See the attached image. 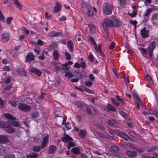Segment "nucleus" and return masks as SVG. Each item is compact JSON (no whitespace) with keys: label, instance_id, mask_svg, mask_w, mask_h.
<instances>
[{"label":"nucleus","instance_id":"obj_1","mask_svg":"<svg viewBox=\"0 0 158 158\" xmlns=\"http://www.w3.org/2000/svg\"><path fill=\"white\" fill-rule=\"evenodd\" d=\"M81 7L83 11H87L86 13L88 16L92 17L94 15L92 7L86 2H83L81 3Z\"/></svg>","mask_w":158,"mask_h":158},{"label":"nucleus","instance_id":"obj_2","mask_svg":"<svg viewBox=\"0 0 158 158\" xmlns=\"http://www.w3.org/2000/svg\"><path fill=\"white\" fill-rule=\"evenodd\" d=\"M102 8L103 13L106 15H110L113 9V7L111 6H110L108 3L107 2L103 4Z\"/></svg>","mask_w":158,"mask_h":158},{"label":"nucleus","instance_id":"obj_3","mask_svg":"<svg viewBox=\"0 0 158 158\" xmlns=\"http://www.w3.org/2000/svg\"><path fill=\"white\" fill-rule=\"evenodd\" d=\"M133 96L136 99L135 102L137 105V107L138 110H139L140 105L142 104L141 100L138 94L135 91L133 92Z\"/></svg>","mask_w":158,"mask_h":158},{"label":"nucleus","instance_id":"obj_4","mask_svg":"<svg viewBox=\"0 0 158 158\" xmlns=\"http://www.w3.org/2000/svg\"><path fill=\"white\" fill-rule=\"evenodd\" d=\"M18 108L19 110L24 112H29L31 109V107L29 106L22 103L18 105Z\"/></svg>","mask_w":158,"mask_h":158},{"label":"nucleus","instance_id":"obj_5","mask_svg":"<svg viewBox=\"0 0 158 158\" xmlns=\"http://www.w3.org/2000/svg\"><path fill=\"white\" fill-rule=\"evenodd\" d=\"M156 44V43L155 42L153 41L148 46L147 51L150 57L152 56L153 50L155 48Z\"/></svg>","mask_w":158,"mask_h":158},{"label":"nucleus","instance_id":"obj_6","mask_svg":"<svg viewBox=\"0 0 158 158\" xmlns=\"http://www.w3.org/2000/svg\"><path fill=\"white\" fill-rule=\"evenodd\" d=\"M35 58L34 55L32 52H30L26 56V61L29 63L33 61Z\"/></svg>","mask_w":158,"mask_h":158},{"label":"nucleus","instance_id":"obj_7","mask_svg":"<svg viewBox=\"0 0 158 158\" xmlns=\"http://www.w3.org/2000/svg\"><path fill=\"white\" fill-rule=\"evenodd\" d=\"M141 35L143 38H145L148 37L149 31L146 30L145 27H143L140 31Z\"/></svg>","mask_w":158,"mask_h":158},{"label":"nucleus","instance_id":"obj_8","mask_svg":"<svg viewBox=\"0 0 158 158\" xmlns=\"http://www.w3.org/2000/svg\"><path fill=\"white\" fill-rule=\"evenodd\" d=\"M48 135H46L43 138L41 143V148H44L47 145L48 142Z\"/></svg>","mask_w":158,"mask_h":158},{"label":"nucleus","instance_id":"obj_9","mask_svg":"<svg viewBox=\"0 0 158 158\" xmlns=\"http://www.w3.org/2000/svg\"><path fill=\"white\" fill-rule=\"evenodd\" d=\"M17 71L20 75L23 76H26L27 75V72L23 68L19 67L17 69Z\"/></svg>","mask_w":158,"mask_h":158},{"label":"nucleus","instance_id":"obj_10","mask_svg":"<svg viewBox=\"0 0 158 158\" xmlns=\"http://www.w3.org/2000/svg\"><path fill=\"white\" fill-rule=\"evenodd\" d=\"M61 6V4L59 2H57L56 3V6L54 7L53 12L54 13H56L60 10Z\"/></svg>","mask_w":158,"mask_h":158},{"label":"nucleus","instance_id":"obj_11","mask_svg":"<svg viewBox=\"0 0 158 158\" xmlns=\"http://www.w3.org/2000/svg\"><path fill=\"white\" fill-rule=\"evenodd\" d=\"M10 125L9 123L8 122V120L7 122L6 121H0V128H3L5 129L6 128L8 127Z\"/></svg>","mask_w":158,"mask_h":158},{"label":"nucleus","instance_id":"obj_12","mask_svg":"<svg viewBox=\"0 0 158 158\" xmlns=\"http://www.w3.org/2000/svg\"><path fill=\"white\" fill-rule=\"evenodd\" d=\"M8 122L9 123L10 125H11L13 127H17L19 126V123L17 121L9 120H8Z\"/></svg>","mask_w":158,"mask_h":158},{"label":"nucleus","instance_id":"obj_13","mask_svg":"<svg viewBox=\"0 0 158 158\" xmlns=\"http://www.w3.org/2000/svg\"><path fill=\"white\" fill-rule=\"evenodd\" d=\"M127 155L131 157H135L137 155L136 152L135 151H131L127 150L126 151Z\"/></svg>","mask_w":158,"mask_h":158},{"label":"nucleus","instance_id":"obj_14","mask_svg":"<svg viewBox=\"0 0 158 158\" xmlns=\"http://www.w3.org/2000/svg\"><path fill=\"white\" fill-rule=\"evenodd\" d=\"M104 110L105 111H109L111 110L112 111H116V109L111 104H108L107 107L104 108Z\"/></svg>","mask_w":158,"mask_h":158},{"label":"nucleus","instance_id":"obj_15","mask_svg":"<svg viewBox=\"0 0 158 158\" xmlns=\"http://www.w3.org/2000/svg\"><path fill=\"white\" fill-rule=\"evenodd\" d=\"M31 71L33 73L36 74L38 76H40L41 74V71L36 68H33L31 69Z\"/></svg>","mask_w":158,"mask_h":158},{"label":"nucleus","instance_id":"obj_16","mask_svg":"<svg viewBox=\"0 0 158 158\" xmlns=\"http://www.w3.org/2000/svg\"><path fill=\"white\" fill-rule=\"evenodd\" d=\"M112 24L113 26L116 27H118L120 26L122 23L118 19H115L112 20Z\"/></svg>","mask_w":158,"mask_h":158},{"label":"nucleus","instance_id":"obj_17","mask_svg":"<svg viewBox=\"0 0 158 158\" xmlns=\"http://www.w3.org/2000/svg\"><path fill=\"white\" fill-rule=\"evenodd\" d=\"M67 46L69 50L71 52L73 51V45L71 41H68L67 43Z\"/></svg>","mask_w":158,"mask_h":158},{"label":"nucleus","instance_id":"obj_18","mask_svg":"<svg viewBox=\"0 0 158 158\" xmlns=\"http://www.w3.org/2000/svg\"><path fill=\"white\" fill-rule=\"evenodd\" d=\"M8 140V138L5 135H0V143H5L7 142Z\"/></svg>","mask_w":158,"mask_h":158},{"label":"nucleus","instance_id":"obj_19","mask_svg":"<svg viewBox=\"0 0 158 158\" xmlns=\"http://www.w3.org/2000/svg\"><path fill=\"white\" fill-rule=\"evenodd\" d=\"M63 35L62 33L60 32H53L52 31L48 35L49 37H56L60 36Z\"/></svg>","mask_w":158,"mask_h":158},{"label":"nucleus","instance_id":"obj_20","mask_svg":"<svg viewBox=\"0 0 158 158\" xmlns=\"http://www.w3.org/2000/svg\"><path fill=\"white\" fill-rule=\"evenodd\" d=\"M10 38L8 34H4L2 35V40L4 42H7Z\"/></svg>","mask_w":158,"mask_h":158},{"label":"nucleus","instance_id":"obj_21","mask_svg":"<svg viewBox=\"0 0 158 158\" xmlns=\"http://www.w3.org/2000/svg\"><path fill=\"white\" fill-rule=\"evenodd\" d=\"M4 130L6 132L9 134L13 133L15 132L14 129L11 127L10 125H9L8 127L4 129Z\"/></svg>","mask_w":158,"mask_h":158},{"label":"nucleus","instance_id":"obj_22","mask_svg":"<svg viewBox=\"0 0 158 158\" xmlns=\"http://www.w3.org/2000/svg\"><path fill=\"white\" fill-rule=\"evenodd\" d=\"M71 151L74 154L76 155L80 153V148L77 147H75L72 148Z\"/></svg>","mask_w":158,"mask_h":158},{"label":"nucleus","instance_id":"obj_23","mask_svg":"<svg viewBox=\"0 0 158 158\" xmlns=\"http://www.w3.org/2000/svg\"><path fill=\"white\" fill-rule=\"evenodd\" d=\"M56 149V147L55 145H52L50 146L48 150V153L51 154L54 153Z\"/></svg>","mask_w":158,"mask_h":158},{"label":"nucleus","instance_id":"obj_24","mask_svg":"<svg viewBox=\"0 0 158 158\" xmlns=\"http://www.w3.org/2000/svg\"><path fill=\"white\" fill-rule=\"evenodd\" d=\"M62 141L64 142H67L69 140H73V139L67 135H66L64 137L62 138Z\"/></svg>","mask_w":158,"mask_h":158},{"label":"nucleus","instance_id":"obj_25","mask_svg":"<svg viewBox=\"0 0 158 158\" xmlns=\"http://www.w3.org/2000/svg\"><path fill=\"white\" fill-rule=\"evenodd\" d=\"M97 51H98V52L100 53L102 56H104V54L103 52L102 51V45L101 44H99L98 45V47H97V51H96L97 52Z\"/></svg>","mask_w":158,"mask_h":158},{"label":"nucleus","instance_id":"obj_26","mask_svg":"<svg viewBox=\"0 0 158 158\" xmlns=\"http://www.w3.org/2000/svg\"><path fill=\"white\" fill-rule=\"evenodd\" d=\"M104 22L109 27H111L113 26L112 20H110L108 19H105Z\"/></svg>","mask_w":158,"mask_h":158},{"label":"nucleus","instance_id":"obj_27","mask_svg":"<svg viewBox=\"0 0 158 158\" xmlns=\"http://www.w3.org/2000/svg\"><path fill=\"white\" fill-rule=\"evenodd\" d=\"M79 135L82 138H84L86 134V131L85 130H80V131L79 133Z\"/></svg>","mask_w":158,"mask_h":158},{"label":"nucleus","instance_id":"obj_28","mask_svg":"<svg viewBox=\"0 0 158 158\" xmlns=\"http://www.w3.org/2000/svg\"><path fill=\"white\" fill-rule=\"evenodd\" d=\"M4 116L7 118L12 120H15L16 119V117L12 116L10 114L7 113H5L4 114Z\"/></svg>","mask_w":158,"mask_h":158},{"label":"nucleus","instance_id":"obj_29","mask_svg":"<svg viewBox=\"0 0 158 158\" xmlns=\"http://www.w3.org/2000/svg\"><path fill=\"white\" fill-rule=\"evenodd\" d=\"M108 123L110 125L112 126H115L117 125V122L113 120H109Z\"/></svg>","mask_w":158,"mask_h":158},{"label":"nucleus","instance_id":"obj_30","mask_svg":"<svg viewBox=\"0 0 158 158\" xmlns=\"http://www.w3.org/2000/svg\"><path fill=\"white\" fill-rule=\"evenodd\" d=\"M53 58L55 60H57L59 58V55L57 50L54 51L53 53Z\"/></svg>","mask_w":158,"mask_h":158},{"label":"nucleus","instance_id":"obj_31","mask_svg":"<svg viewBox=\"0 0 158 158\" xmlns=\"http://www.w3.org/2000/svg\"><path fill=\"white\" fill-rule=\"evenodd\" d=\"M121 137L123 138L125 140L127 141L129 139H131L129 136L126 134L123 133L122 134H121Z\"/></svg>","mask_w":158,"mask_h":158},{"label":"nucleus","instance_id":"obj_32","mask_svg":"<svg viewBox=\"0 0 158 158\" xmlns=\"http://www.w3.org/2000/svg\"><path fill=\"white\" fill-rule=\"evenodd\" d=\"M23 122L27 127H29L28 124L30 123V121L27 118H23L22 119Z\"/></svg>","mask_w":158,"mask_h":158},{"label":"nucleus","instance_id":"obj_33","mask_svg":"<svg viewBox=\"0 0 158 158\" xmlns=\"http://www.w3.org/2000/svg\"><path fill=\"white\" fill-rule=\"evenodd\" d=\"M39 113L37 111H35L31 114V117L33 118H37L39 117Z\"/></svg>","mask_w":158,"mask_h":158},{"label":"nucleus","instance_id":"obj_34","mask_svg":"<svg viewBox=\"0 0 158 158\" xmlns=\"http://www.w3.org/2000/svg\"><path fill=\"white\" fill-rule=\"evenodd\" d=\"M152 9H148L146 10V12L144 13L143 17H146L152 11Z\"/></svg>","mask_w":158,"mask_h":158},{"label":"nucleus","instance_id":"obj_35","mask_svg":"<svg viewBox=\"0 0 158 158\" xmlns=\"http://www.w3.org/2000/svg\"><path fill=\"white\" fill-rule=\"evenodd\" d=\"M27 158H36L37 155L36 153L26 155Z\"/></svg>","mask_w":158,"mask_h":158},{"label":"nucleus","instance_id":"obj_36","mask_svg":"<svg viewBox=\"0 0 158 158\" xmlns=\"http://www.w3.org/2000/svg\"><path fill=\"white\" fill-rule=\"evenodd\" d=\"M14 3L19 9H22V5L18 0H15L14 1Z\"/></svg>","mask_w":158,"mask_h":158},{"label":"nucleus","instance_id":"obj_37","mask_svg":"<svg viewBox=\"0 0 158 158\" xmlns=\"http://www.w3.org/2000/svg\"><path fill=\"white\" fill-rule=\"evenodd\" d=\"M104 138L108 139L110 140H112L113 139L112 137L106 132H104Z\"/></svg>","mask_w":158,"mask_h":158},{"label":"nucleus","instance_id":"obj_38","mask_svg":"<svg viewBox=\"0 0 158 158\" xmlns=\"http://www.w3.org/2000/svg\"><path fill=\"white\" fill-rule=\"evenodd\" d=\"M41 148V147L40 146H33V150L34 152H39Z\"/></svg>","mask_w":158,"mask_h":158},{"label":"nucleus","instance_id":"obj_39","mask_svg":"<svg viewBox=\"0 0 158 158\" xmlns=\"http://www.w3.org/2000/svg\"><path fill=\"white\" fill-rule=\"evenodd\" d=\"M68 146H67V147L70 149L71 147L76 146L75 143L72 142H69L68 143Z\"/></svg>","mask_w":158,"mask_h":158},{"label":"nucleus","instance_id":"obj_40","mask_svg":"<svg viewBox=\"0 0 158 158\" xmlns=\"http://www.w3.org/2000/svg\"><path fill=\"white\" fill-rule=\"evenodd\" d=\"M90 40L91 41V42H92V43L93 44L94 46V48L96 50V51H97V44L95 42L94 39L92 37H90Z\"/></svg>","mask_w":158,"mask_h":158},{"label":"nucleus","instance_id":"obj_41","mask_svg":"<svg viewBox=\"0 0 158 158\" xmlns=\"http://www.w3.org/2000/svg\"><path fill=\"white\" fill-rule=\"evenodd\" d=\"M62 68H61L60 72L61 73H65L66 71H68L69 70V68L68 67H64L62 65Z\"/></svg>","mask_w":158,"mask_h":158},{"label":"nucleus","instance_id":"obj_42","mask_svg":"<svg viewBox=\"0 0 158 158\" xmlns=\"http://www.w3.org/2000/svg\"><path fill=\"white\" fill-rule=\"evenodd\" d=\"M64 55L66 56V58L67 60H70L71 56L68 52H65L64 53Z\"/></svg>","mask_w":158,"mask_h":158},{"label":"nucleus","instance_id":"obj_43","mask_svg":"<svg viewBox=\"0 0 158 158\" xmlns=\"http://www.w3.org/2000/svg\"><path fill=\"white\" fill-rule=\"evenodd\" d=\"M68 76L69 77V79L71 77H73V74L69 72H66L65 74V77Z\"/></svg>","mask_w":158,"mask_h":158},{"label":"nucleus","instance_id":"obj_44","mask_svg":"<svg viewBox=\"0 0 158 158\" xmlns=\"http://www.w3.org/2000/svg\"><path fill=\"white\" fill-rule=\"evenodd\" d=\"M75 73H76L77 74H79V76H77V78L79 79H82L83 78V76L81 73H79L78 71H75Z\"/></svg>","mask_w":158,"mask_h":158},{"label":"nucleus","instance_id":"obj_45","mask_svg":"<svg viewBox=\"0 0 158 158\" xmlns=\"http://www.w3.org/2000/svg\"><path fill=\"white\" fill-rule=\"evenodd\" d=\"M90 55L88 56V59L91 62H92L94 60V56L91 55V52L89 53Z\"/></svg>","mask_w":158,"mask_h":158},{"label":"nucleus","instance_id":"obj_46","mask_svg":"<svg viewBox=\"0 0 158 158\" xmlns=\"http://www.w3.org/2000/svg\"><path fill=\"white\" fill-rule=\"evenodd\" d=\"M126 2V0H118V3L119 5L122 6Z\"/></svg>","mask_w":158,"mask_h":158},{"label":"nucleus","instance_id":"obj_47","mask_svg":"<svg viewBox=\"0 0 158 158\" xmlns=\"http://www.w3.org/2000/svg\"><path fill=\"white\" fill-rule=\"evenodd\" d=\"M4 158H15V156L14 154H11L6 156Z\"/></svg>","mask_w":158,"mask_h":158},{"label":"nucleus","instance_id":"obj_48","mask_svg":"<svg viewBox=\"0 0 158 158\" xmlns=\"http://www.w3.org/2000/svg\"><path fill=\"white\" fill-rule=\"evenodd\" d=\"M148 113L149 114H155L156 113V111L154 110L150 109L148 110Z\"/></svg>","mask_w":158,"mask_h":158},{"label":"nucleus","instance_id":"obj_49","mask_svg":"<svg viewBox=\"0 0 158 158\" xmlns=\"http://www.w3.org/2000/svg\"><path fill=\"white\" fill-rule=\"evenodd\" d=\"M111 148L112 150L114 151H118L119 150V148L118 147L114 146H111Z\"/></svg>","mask_w":158,"mask_h":158},{"label":"nucleus","instance_id":"obj_50","mask_svg":"<svg viewBox=\"0 0 158 158\" xmlns=\"http://www.w3.org/2000/svg\"><path fill=\"white\" fill-rule=\"evenodd\" d=\"M111 101L113 102L116 106H118L119 105V103L116 102L115 99L114 98H111Z\"/></svg>","mask_w":158,"mask_h":158},{"label":"nucleus","instance_id":"obj_51","mask_svg":"<svg viewBox=\"0 0 158 158\" xmlns=\"http://www.w3.org/2000/svg\"><path fill=\"white\" fill-rule=\"evenodd\" d=\"M12 19L13 18L11 17H9L7 18L6 20V23L8 24H10Z\"/></svg>","mask_w":158,"mask_h":158},{"label":"nucleus","instance_id":"obj_52","mask_svg":"<svg viewBox=\"0 0 158 158\" xmlns=\"http://www.w3.org/2000/svg\"><path fill=\"white\" fill-rule=\"evenodd\" d=\"M89 28L90 30L94 32L95 31V28L94 26L93 25V24H90L89 25Z\"/></svg>","mask_w":158,"mask_h":158},{"label":"nucleus","instance_id":"obj_53","mask_svg":"<svg viewBox=\"0 0 158 158\" xmlns=\"http://www.w3.org/2000/svg\"><path fill=\"white\" fill-rule=\"evenodd\" d=\"M0 19L3 22L4 21L5 17L3 15L1 11L0 10Z\"/></svg>","mask_w":158,"mask_h":158},{"label":"nucleus","instance_id":"obj_54","mask_svg":"<svg viewBox=\"0 0 158 158\" xmlns=\"http://www.w3.org/2000/svg\"><path fill=\"white\" fill-rule=\"evenodd\" d=\"M103 29L106 31L108 28V26L104 22L102 23Z\"/></svg>","mask_w":158,"mask_h":158},{"label":"nucleus","instance_id":"obj_55","mask_svg":"<svg viewBox=\"0 0 158 158\" xmlns=\"http://www.w3.org/2000/svg\"><path fill=\"white\" fill-rule=\"evenodd\" d=\"M57 45L54 43H52L50 45V47L52 49H53L55 48H56Z\"/></svg>","mask_w":158,"mask_h":158},{"label":"nucleus","instance_id":"obj_56","mask_svg":"<svg viewBox=\"0 0 158 158\" xmlns=\"http://www.w3.org/2000/svg\"><path fill=\"white\" fill-rule=\"evenodd\" d=\"M62 68V65L56 66L55 67V69L56 71H59L60 72Z\"/></svg>","mask_w":158,"mask_h":158},{"label":"nucleus","instance_id":"obj_57","mask_svg":"<svg viewBox=\"0 0 158 158\" xmlns=\"http://www.w3.org/2000/svg\"><path fill=\"white\" fill-rule=\"evenodd\" d=\"M4 104V101L0 98V107L1 108H3Z\"/></svg>","mask_w":158,"mask_h":158},{"label":"nucleus","instance_id":"obj_58","mask_svg":"<svg viewBox=\"0 0 158 158\" xmlns=\"http://www.w3.org/2000/svg\"><path fill=\"white\" fill-rule=\"evenodd\" d=\"M10 104L13 107H15L16 106L17 103L15 101H11L10 102Z\"/></svg>","mask_w":158,"mask_h":158},{"label":"nucleus","instance_id":"obj_59","mask_svg":"<svg viewBox=\"0 0 158 158\" xmlns=\"http://www.w3.org/2000/svg\"><path fill=\"white\" fill-rule=\"evenodd\" d=\"M115 44L114 42H111L110 45L109 46V48L110 49H112L114 47Z\"/></svg>","mask_w":158,"mask_h":158},{"label":"nucleus","instance_id":"obj_60","mask_svg":"<svg viewBox=\"0 0 158 158\" xmlns=\"http://www.w3.org/2000/svg\"><path fill=\"white\" fill-rule=\"evenodd\" d=\"M88 113V114L89 115H91V108L88 107L86 109Z\"/></svg>","mask_w":158,"mask_h":158},{"label":"nucleus","instance_id":"obj_61","mask_svg":"<svg viewBox=\"0 0 158 158\" xmlns=\"http://www.w3.org/2000/svg\"><path fill=\"white\" fill-rule=\"evenodd\" d=\"M147 79L149 81L151 82L152 81V78L151 76L148 74H147L146 75Z\"/></svg>","mask_w":158,"mask_h":158},{"label":"nucleus","instance_id":"obj_62","mask_svg":"<svg viewBox=\"0 0 158 158\" xmlns=\"http://www.w3.org/2000/svg\"><path fill=\"white\" fill-rule=\"evenodd\" d=\"M37 43L40 46H41L44 44V42L43 41L40 40H38L37 42Z\"/></svg>","mask_w":158,"mask_h":158},{"label":"nucleus","instance_id":"obj_63","mask_svg":"<svg viewBox=\"0 0 158 158\" xmlns=\"http://www.w3.org/2000/svg\"><path fill=\"white\" fill-rule=\"evenodd\" d=\"M85 85L88 86L90 87L92 85V83L90 81H87L85 82Z\"/></svg>","mask_w":158,"mask_h":158},{"label":"nucleus","instance_id":"obj_64","mask_svg":"<svg viewBox=\"0 0 158 158\" xmlns=\"http://www.w3.org/2000/svg\"><path fill=\"white\" fill-rule=\"evenodd\" d=\"M124 81L127 85H128L129 84V81L127 78H125V77H123Z\"/></svg>","mask_w":158,"mask_h":158}]
</instances>
